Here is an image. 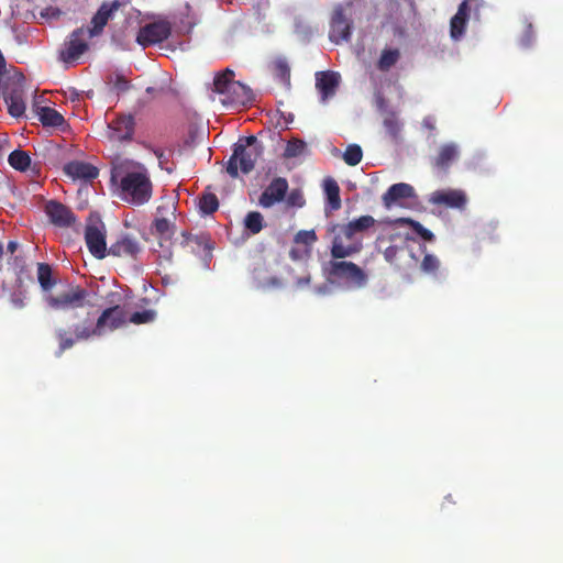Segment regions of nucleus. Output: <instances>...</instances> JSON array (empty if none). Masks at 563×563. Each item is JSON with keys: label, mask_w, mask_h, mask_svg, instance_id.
I'll return each instance as SVG.
<instances>
[{"label": "nucleus", "mask_w": 563, "mask_h": 563, "mask_svg": "<svg viewBox=\"0 0 563 563\" xmlns=\"http://www.w3.org/2000/svg\"><path fill=\"white\" fill-rule=\"evenodd\" d=\"M254 100H255V97L251 96V91L249 90V98H247L249 103L253 102Z\"/></svg>", "instance_id": "53"}, {"label": "nucleus", "mask_w": 563, "mask_h": 563, "mask_svg": "<svg viewBox=\"0 0 563 563\" xmlns=\"http://www.w3.org/2000/svg\"><path fill=\"white\" fill-rule=\"evenodd\" d=\"M172 33V25L167 21H156L142 26L137 33L136 42L143 47L162 43Z\"/></svg>", "instance_id": "9"}, {"label": "nucleus", "mask_w": 563, "mask_h": 563, "mask_svg": "<svg viewBox=\"0 0 563 563\" xmlns=\"http://www.w3.org/2000/svg\"><path fill=\"white\" fill-rule=\"evenodd\" d=\"M429 202L435 206L463 209L467 202V198L462 190H437L431 194Z\"/></svg>", "instance_id": "17"}, {"label": "nucleus", "mask_w": 563, "mask_h": 563, "mask_svg": "<svg viewBox=\"0 0 563 563\" xmlns=\"http://www.w3.org/2000/svg\"><path fill=\"white\" fill-rule=\"evenodd\" d=\"M358 238L375 224V219L372 216H362L355 220L346 223Z\"/></svg>", "instance_id": "34"}, {"label": "nucleus", "mask_w": 563, "mask_h": 563, "mask_svg": "<svg viewBox=\"0 0 563 563\" xmlns=\"http://www.w3.org/2000/svg\"><path fill=\"white\" fill-rule=\"evenodd\" d=\"M254 18L257 24L261 26L263 32L268 31V24L266 23L267 16L271 11V3L268 0H258L254 5Z\"/></svg>", "instance_id": "29"}, {"label": "nucleus", "mask_w": 563, "mask_h": 563, "mask_svg": "<svg viewBox=\"0 0 563 563\" xmlns=\"http://www.w3.org/2000/svg\"><path fill=\"white\" fill-rule=\"evenodd\" d=\"M310 283V276H306V277H302V278H299L297 284L298 286H303V285H307Z\"/></svg>", "instance_id": "51"}, {"label": "nucleus", "mask_w": 563, "mask_h": 563, "mask_svg": "<svg viewBox=\"0 0 563 563\" xmlns=\"http://www.w3.org/2000/svg\"><path fill=\"white\" fill-rule=\"evenodd\" d=\"M306 144L302 141L295 140L290 141L286 147V155L289 157L297 156L302 153Z\"/></svg>", "instance_id": "43"}, {"label": "nucleus", "mask_w": 563, "mask_h": 563, "mask_svg": "<svg viewBox=\"0 0 563 563\" xmlns=\"http://www.w3.org/2000/svg\"><path fill=\"white\" fill-rule=\"evenodd\" d=\"M330 278L344 282L349 287L363 288L366 286L367 274L358 265L347 261H330L327 267Z\"/></svg>", "instance_id": "6"}, {"label": "nucleus", "mask_w": 563, "mask_h": 563, "mask_svg": "<svg viewBox=\"0 0 563 563\" xmlns=\"http://www.w3.org/2000/svg\"><path fill=\"white\" fill-rule=\"evenodd\" d=\"M275 77L287 88L290 87V67L285 58H277L273 63Z\"/></svg>", "instance_id": "31"}, {"label": "nucleus", "mask_w": 563, "mask_h": 563, "mask_svg": "<svg viewBox=\"0 0 563 563\" xmlns=\"http://www.w3.org/2000/svg\"><path fill=\"white\" fill-rule=\"evenodd\" d=\"M257 146V140L256 136L249 134V148Z\"/></svg>", "instance_id": "49"}, {"label": "nucleus", "mask_w": 563, "mask_h": 563, "mask_svg": "<svg viewBox=\"0 0 563 563\" xmlns=\"http://www.w3.org/2000/svg\"><path fill=\"white\" fill-rule=\"evenodd\" d=\"M478 8V0H464L460 3L457 12L450 21V35L453 40H460L466 30V24L472 9Z\"/></svg>", "instance_id": "14"}, {"label": "nucleus", "mask_w": 563, "mask_h": 563, "mask_svg": "<svg viewBox=\"0 0 563 563\" xmlns=\"http://www.w3.org/2000/svg\"><path fill=\"white\" fill-rule=\"evenodd\" d=\"M323 190L327 197L328 206L336 211L341 208L340 187L333 178H327L323 181Z\"/></svg>", "instance_id": "24"}, {"label": "nucleus", "mask_w": 563, "mask_h": 563, "mask_svg": "<svg viewBox=\"0 0 563 563\" xmlns=\"http://www.w3.org/2000/svg\"><path fill=\"white\" fill-rule=\"evenodd\" d=\"M8 162L12 168L25 172L31 165V157L25 151L14 150L10 153Z\"/></svg>", "instance_id": "30"}, {"label": "nucleus", "mask_w": 563, "mask_h": 563, "mask_svg": "<svg viewBox=\"0 0 563 563\" xmlns=\"http://www.w3.org/2000/svg\"><path fill=\"white\" fill-rule=\"evenodd\" d=\"M340 75L334 71H318L316 74V88L321 95V101L327 102L335 95L339 87Z\"/></svg>", "instance_id": "20"}, {"label": "nucleus", "mask_w": 563, "mask_h": 563, "mask_svg": "<svg viewBox=\"0 0 563 563\" xmlns=\"http://www.w3.org/2000/svg\"><path fill=\"white\" fill-rule=\"evenodd\" d=\"M135 131V119L132 114H118L108 123V139L113 142H130Z\"/></svg>", "instance_id": "10"}, {"label": "nucleus", "mask_w": 563, "mask_h": 563, "mask_svg": "<svg viewBox=\"0 0 563 563\" xmlns=\"http://www.w3.org/2000/svg\"><path fill=\"white\" fill-rule=\"evenodd\" d=\"M400 59V51L398 48H385L382 51L377 62V68L380 71H388Z\"/></svg>", "instance_id": "27"}, {"label": "nucleus", "mask_w": 563, "mask_h": 563, "mask_svg": "<svg viewBox=\"0 0 563 563\" xmlns=\"http://www.w3.org/2000/svg\"><path fill=\"white\" fill-rule=\"evenodd\" d=\"M120 7L121 2L119 0H114L111 3L103 2L91 19L92 26L88 30L89 37L100 35L108 21L112 18L113 13L120 9Z\"/></svg>", "instance_id": "16"}, {"label": "nucleus", "mask_w": 563, "mask_h": 563, "mask_svg": "<svg viewBox=\"0 0 563 563\" xmlns=\"http://www.w3.org/2000/svg\"><path fill=\"white\" fill-rule=\"evenodd\" d=\"M253 167H254L253 163L251 162V159H249V166H247L249 172H251L253 169Z\"/></svg>", "instance_id": "56"}, {"label": "nucleus", "mask_w": 563, "mask_h": 563, "mask_svg": "<svg viewBox=\"0 0 563 563\" xmlns=\"http://www.w3.org/2000/svg\"><path fill=\"white\" fill-rule=\"evenodd\" d=\"M7 247H8V251L13 254L16 251V249H18V243L14 242V241H10L8 243Z\"/></svg>", "instance_id": "50"}, {"label": "nucleus", "mask_w": 563, "mask_h": 563, "mask_svg": "<svg viewBox=\"0 0 563 563\" xmlns=\"http://www.w3.org/2000/svg\"><path fill=\"white\" fill-rule=\"evenodd\" d=\"M130 81L121 74H117L113 80V88L118 92H125L130 89Z\"/></svg>", "instance_id": "44"}, {"label": "nucleus", "mask_w": 563, "mask_h": 563, "mask_svg": "<svg viewBox=\"0 0 563 563\" xmlns=\"http://www.w3.org/2000/svg\"><path fill=\"white\" fill-rule=\"evenodd\" d=\"M456 157V146L454 144H444L434 159V166L440 169H446Z\"/></svg>", "instance_id": "26"}, {"label": "nucleus", "mask_w": 563, "mask_h": 563, "mask_svg": "<svg viewBox=\"0 0 563 563\" xmlns=\"http://www.w3.org/2000/svg\"><path fill=\"white\" fill-rule=\"evenodd\" d=\"M363 151L357 144H350L343 154V159L349 166H356L361 163Z\"/></svg>", "instance_id": "36"}, {"label": "nucleus", "mask_w": 563, "mask_h": 563, "mask_svg": "<svg viewBox=\"0 0 563 563\" xmlns=\"http://www.w3.org/2000/svg\"><path fill=\"white\" fill-rule=\"evenodd\" d=\"M287 207L290 208H302L306 203L303 194L300 189H292L284 199Z\"/></svg>", "instance_id": "39"}, {"label": "nucleus", "mask_w": 563, "mask_h": 563, "mask_svg": "<svg viewBox=\"0 0 563 563\" xmlns=\"http://www.w3.org/2000/svg\"><path fill=\"white\" fill-rule=\"evenodd\" d=\"M174 228L175 224L164 217L156 218L153 222L154 233L164 240H169L173 236Z\"/></svg>", "instance_id": "32"}, {"label": "nucleus", "mask_w": 563, "mask_h": 563, "mask_svg": "<svg viewBox=\"0 0 563 563\" xmlns=\"http://www.w3.org/2000/svg\"><path fill=\"white\" fill-rule=\"evenodd\" d=\"M302 253L301 251L292 247L290 251H289V256L295 260V261H298L300 258H302Z\"/></svg>", "instance_id": "47"}, {"label": "nucleus", "mask_w": 563, "mask_h": 563, "mask_svg": "<svg viewBox=\"0 0 563 563\" xmlns=\"http://www.w3.org/2000/svg\"><path fill=\"white\" fill-rule=\"evenodd\" d=\"M89 298V292L86 288L79 285H69L66 290L57 295H47L45 302L47 306L57 311H67L78 308H84Z\"/></svg>", "instance_id": "7"}, {"label": "nucleus", "mask_w": 563, "mask_h": 563, "mask_svg": "<svg viewBox=\"0 0 563 563\" xmlns=\"http://www.w3.org/2000/svg\"><path fill=\"white\" fill-rule=\"evenodd\" d=\"M156 316H157V313L155 310L146 309L143 311L133 312L130 316L129 321L133 324L151 323L156 319Z\"/></svg>", "instance_id": "37"}, {"label": "nucleus", "mask_w": 563, "mask_h": 563, "mask_svg": "<svg viewBox=\"0 0 563 563\" xmlns=\"http://www.w3.org/2000/svg\"><path fill=\"white\" fill-rule=\"evenodd\" d=\"M85 33L84 27H78L70 33L69 40L66 43V49L62 53V58L65 62L78 59L88 49Z\"/></svg>", "instance_id": "19"}, {"label": "nucleus", "mask_w": 563, "mask_h": 563, "mask_svg": "<svg viewBox=\"0 0 563 563\" xmlns=\"http://www.w3.org/2000/svg\"><path fill=\"white\" fill-rule=\"evenodd\" d=\"M224 168L229 177L233 179L238 178L240 174H246V136L239 137Z\"/></svg>", "instance_id": "13"}, {"label": "nucleus", "mask_w": 563, "mask_h": 563, "mask_svg": "<svg viewBox=\"0 0 563 563\" xmlns=\"http://www.w3.org/2000/svg\"><path fill=\"white\" fill-rule=\"evenodd\" d=\"M440 266L439 260L432 255L427 254L424 255L422 262H421V269L426 273H435Z\"/></svg>", "instance_id": "41"}, {"label": "nucleus", "mask_w": 563, "mask_h": 563, "mask_svg": "<svg viewBox=\"0 0 563 563\" xmlns=\"http://www.w3.org/2000/svg\"><path fill=\"white\" fill-rule=\"evenodd\" d=\"M25 77L16 69L9 70L3 80L2 93L8 106L9 113L14 118L24 114L26 106L24 101Z\"/></svg>", "instance_id": "3"}, {"label": "nucleus", "mask_w": 563, "mask_h": 563, "mask_svg": "<svg viewBox=\"0 0 563 563\" xmlns=\"http://www.w3.org/2000/svg\"><path fill=\"white\" fill-rule=\"evenodd\" d=\"M156 91V89L154 87H147L146 88V92L147 93H154Z\"/></svg>", "instance_id": "54"}, {"label": "nucleus", "mask_w": 563, "mask_h": 563, "mask_svg": "<svg viewBox=\"0 0 563 563\" xmlns=\"http://www.w3.org/2000/svg\"><path fill=\"white\" fill-rule=\"evenodd\" d=\"M242 223H243L244 230H246V217L243 219Z\"/></svg>", "instance_id": "58"}, {"label": "nucleus", "mask_w": 563, "mask_h": 563, "mask_svg": "<svg viewBox=\"0 0 563 563\" xmlns=\"http://www.w3.org/2000/svg\"><path fill=\"white\" fill-rule=\"evenodd\" d=\"M125 322L126 313L120 306H113L104 309L96 322H93V319L88 314L81 322L74 324V336L64 329L57 330V356H60L66 350L73 347L76 341H85L92 336H101L108 331L119 329Z\"/></svg>", "instance_id": "1"}, {"label": "nucleus", "mask_w": 563, "mask_h": 563, "mask_svg": "<svg viewBox=\"0 0 563 563\" xmlns=\"http://www.w3.org/2000/svg\"><path fill=\"white\" fill-rule=\"evenodd\" d=\"M330 231L333 233L330 250L332 258L343 260L361 251L360 238L349 229L347 224H333Z\"/></svg>", "instance_id": "5"}, {"label": "nucleus", "mask_w": 563, "mask_h": 563, "mask_svg": "<svg viewBox=\"0 0 563 563\" xmlns=\"http://www.w3.org/2000/svg\"><path fill=\"white\" fill-rule=\"evenodd\" d=\"M176 211V203L173 200H168L165 203L157 207V213L164 214V213H172L175 214Z\"/></svg>", "instance_id": "45"}, {"label": "nucleus", "mask_w": 563, "mask_h": 563, "mask_svg": "<svg viewBox=\"0 0 563 563\" xmlns=\"http://www.w3.org/2000/svg\"><path fill=\"white\" fill-rule=\"evenodd\" d=\"M288 191V181L286 178L276 177L265 188L260 197V205L263 208H271L275 203L280 202L285 199Z\"/></svg>", "instance_id": "15"}, {"label": "nucleus", "mask_w": 563, "mask_h": 563, "mask_svg": "<svg viewBox=\"0 0 563 563\" xmlns=\"http://www.w3.org/2000/svg\"><path fill=\"white\" fill-rule=\"evenodd\" d=\"M234 77V71L227 68L213 79V91L221 96L220 100L225 106L244 104L246 86Z\"/></svg>", "instance_id": "4"}, {"label": "nucleus", "mask_w": 563, "mask_h": 563, "mask_svg": "<svg viewBox=\"0 0 563 563\" xmlns=\"http://www.w3.org/2000/svg\"><path fill=\"white\" fill-rule=\"evenodd\" d=\"M64 173L74 180H92L98 177L99 170L90 163L71 161L64 165Z\"/></svg>", "instance_id": "21"}, {"label": "nucleus", "mask_w": 563, "mask_h": 563, "mask_svg": "<svg viewBox=\"0 0 563 563\" xmlns=\"http://www.w3.org/2000/svg\"><path fill=\"white\" fill-rule=\"evenodd\" d=\"M399 221L408 223L412 230L424 241H433L434 234L426 229L420 222L411 220V219H400Z\"/></svg>", "instance_id": "38"}, {"label": "nucleus", "mask_w": 563, "mask_h": 563, "mask_svg": "<svg viewBox=\"0 0 563 563\" xmlns=\"http://www.w3.org/2000/svg\"><path fill=\"white\" fill-rule=\"evenodd\" d=\"M37 280L45 291H49L56 285L51 265L46 263L37 264Z\"/></svg>", "instance_id": "28"}, {"label": "nucleus", "mask_w": 563, "mask_h": 563, "mask_svg": "<svg viewBox=\"0 0 563 563\" xmlns=\"http://www.w3.org/2000/svg\"><path fill=\"white\" fill-rule=\"evenodd\" d=\"M140 252L141 245L135 238L129 234H121L118 240L110 245L108 255L134 260Z\"/></svg>", "instance_id": "18"}, {"label": "nucleus", "mask_w": 563, "mask_h": 563, "mask_svg": "<svg viewBox=\"0 0 563 563\" xmlns=\"http://www.w3.org/2000/svg\"><path fill=\"white\" fill-rule=\"evenodd\" d=\"M232 0H227V2L231 3Z\"/></svg>", "instance_id": "59"}, {"label": "nucleus", "mask_w": 563, "mask_h": 563, "mask_svg": "<svg viewBox=\"0 0 563 563\" xmlns=\"http://www.w3.org/2000/svg\"><path fill=\"white\" fill-rule=\"evenodd\" d=\"M118 176H120L119 172L112 173V176H111L112 181H114Z\"/></svg>", "instance_id": "55"}, {"label": "nucleus", "mask_w": 563, "mask_h": 563, "mask_svg": "<svg viewBox=\"0 0 563 563\" xmlns=\"http://www.w3.org/2000/svg\"><path fill=\"white\" fill-rule=\"evenodd\" d=\"M140 170L126 172L120 176V197L122 200L141 206L146 203L152 197L153 185L143 166Z\"/></svg>", "instance_id": "2"}, {"label": "nucleus", "mask_w": 563, "mask_h": 563, "mask_svg": "<svg viewBox=\"0 0 563 563\" xmlns=\"http://www.w3.org/2000/svg\"><path fill=\"white\" fill-rule=\"evenodd\" d=\"M416 196L415 189L411 185L406 183H398L391 185L388 190L383 195V203L386 208L399 202L401 199H409Z\"/></svg>", "instance_id": "22"}, {"label": "nucleus", "mask_w": 563, "mask_h": 563, "mask_svg": "<svg viewBox=\"0 0 563 563\" xmlns=\"http://www.w3.org/2000/svg\"><path fill=\"white\" fill-rule=\"evenodd\" d=\"M2 255H3V245H2V243H0V258L2 257Z\"/></svg>", "instance_id": "57"}, {"label": "nucleus", "mask_w": 563, "mask_h": 563, "mask_svg": "<svg viewBox=\"0 0 563 563\" xmlns=\"http://www.w3.org/2000/svg\"><path fill=\"white\" fill-rule=\"evenodd\" d=\"M183 246L190 249L192 253H197L200 250L210 251L212 249L211 239L208 233L191 234L183 232Z\"/></svg>", "instance_id": "23"}, {"label": "nucleus", "mask_w": 563, "mask_h": 563, "mask_svg": "<svg viewBox=\"0 0 563 563\" xmlns=\"http://www.w3.org/2000/svg\"><path fill=\"white\" fill-rule=\"evenodd\" d=\"M219 208V200L212 192H205L199 199V209L203 214H212Z\"/></svg>", "instance_id": "35"}, {"label": "nucleus", "mask_w": 563, "mask_h": 563, "mask_svg": "<svg viewBox=\"0 0 563 563\" xmlns=\"http://www.w3.org/2000/svg\"><path fill=\"white\" fill-rule=\"evenodd\" d=\"M229 236L231 239V241L234 243V244H239L240 242L243 241V235L241 236V239L239 236H236L233 232V228L230 229L229 231Z\"/></svg>", "instance_id": "48"}, {"label": "nucleus", "mask_w": 563, "mask_h": 563, "mask_svg": "<svg viewBox=\"0 0 563 563\" xmlns=\"http://www.w3.org/2000/svg\"><path fill=\"white\" fill-rule=\"evenodd\" d=\"M318 238L314 230H300L296 233L294 242L296 244H302L306 246L303 254L308 256L310 254L311 246L317 242Z\"/></svg>", "instance_id": "33"}, {"label": "nucleus", "mask_w": 563, "mask_h": 563, "mask_svg": "<svg viewBox=\"0 0 563 563\" xmlns=\"http://www.w3.org/2000/svg\"><path fill=\"white\" fill-rule=\"evenodd\" d=\"M37 114L44 126L58 128L65 122L64 117L51 107H40L37 109Z\"/></svg>", "instance_id": "25"}, {"label": "nucleus", "mask_w": 563, "mask_h": 563, "mask_svg": "<svg viewBox=\"0 0 563 563\" xmlns=\"http://www.w3.org/2000/svg\"><path fill=\"white\" fill-rule=\"evenodd\" d=\"M44 211L49 222L58 228H69L77 220L71 209L57 200H48Z\"/></svg>", "instance_id": "12"}, {"label": "nucleus", "mask_w": 563, "mask_h": 563, "mask_svg": "<svg viewBox=\"0 0 563 563\" xmlns=\"http://www.w3.org/2000/svg\"><path fill=\"white\" fill-rule=\"evenodd\" d=\"M85 241L89 252L98 260L107 256L106 225L99 216L90 214L86 229Z\"/></svg>", "instance_id": "8"}, {"label": "nucleus", "mask_w": 563, "mask_h": 563, "mask_svg": "<svg viewBox=\"0 0 563 563\" xmlns=\"http://www.w3.org/2000/svg\"><path fill=\"white\" fill-rule=\"evenodd\" d=\"M398 252L399 247L397 245H390L384 251V257L388 263H394Z\"/></svg>", "instance_id": "46"}, {"label": "nucleus", "mask_w": 563, "mask_h": 563, "mask_svg": "<svg viewBox=\"0 0 563 563\" xmlns=\"http://www.w3.org/2000/svg\"><path fill=\"white\" fill-rule=\"evenodd\" d=\"M264 228V218L258 211L249 212V233L256 234Z\"/></svg>", "instance_id": "40"}, {"label": "nucleus", "mask_w": 563, "mask_h": 563, "mask_svg": "<svg viewBox=\"0 0 563 563\" xmlns=\"http://www.w3.org/2000/svg\"><path fill=\"white\" fill-rule=\"evenodd\" d=\"M319 294H327L329 291V287L327 285H323L317 289Z\"/></svg>", "instance_id": "52"}, {"label": "nucleus", "mask_w": 563, "mask_h": 563, "mask_svg": "<svg viewBox=\"0 0 563 563\" xmlns=\"http://www.w3.org/2000/svg\"><path fill=\"white\" fill-rule=\"evenodd\" d=\"M352 22L346 16L344 8L338 5L334 8L331 21L329 38L335 44L347 42L351 38Z\"/></svg>", "instance_id": "11"}, {"label": "nucleus", "mask_w": 563, "mask_h": 563, "mask_svg": "<svg viewBox=\"0 0 563 563\" xmlns=\"http://www.w3.org/2000/svg\"><path fill=\"white\" fill-rule=\"evenodd\" d=\"M384 126L393 137H396L400 131L399 121L394 114L388 115L384 119Z\"/></svg>", "instance_id": "42"}]
</instances>
